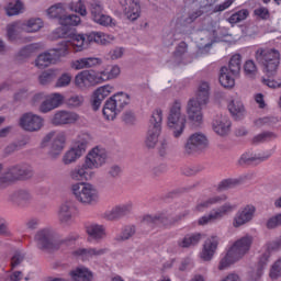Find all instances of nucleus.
I'll return each mask as SVG.
<instances>
[{"instance_id":"nucleus-1","label":"nucleus","mask_w":281,"mask_h":281,"mask_svg":"<svg viewBox=\"0 0 281 281\" xmlns=\"http://www.w3.org/2000/svg\"><path fill=\"white\" fill-rule=\"evenodd\" d=\"M255 58L258 65H261L266 76L261 78L262 85L269 87V89H280L281 82L273 79V76L278 74V67H280V52L274 48H258L255 53Z\"/></svg>"},{"instance_id":"nucleus-2","label":"nucleus","mask_w":281,"mask_h":281,"mask_svg":"<svg viewBox=\"0 0 281 281\" xmlns=\"http://www.w3.org/2000/svg\"><path fill=\"white\" fill-rule=\"evenodd\" d=\"M80 16L77 14H65L60 19L59 24L60 27H57L53 32L54 38H68L60 43H68V48L74 49V52H82L85 47V34H76L74 31L69 30V27H76V25H80Z\"/></svg>"},{"instance_id":"nucleus-3","label":"nucleus","mask_w":281,"mask_h":281,"mask_svg":"<svg viewBox=\"0 0 281 281\" xmlns=\"http://www.w3.org/2000/svg\"><path fill=\"white\" fill-rule=\"evenodd\" d=\"M210 102V83L202 81L198 87L195 98H192L188 102L187 113L190 122H193L195 126L203 124V106Z\"/></svg>"},{"instance_id":"nucleus-4","label":"nucleus","mask_w":281,"mask_h":281,"mask_svg":"<svg viewBox=\"0 0 281 281\" xmlns=\"http://www.w3.org/2000/svg\"><path fill=\"white\" fill-rule=\"evenodd\" d=\"M37 249L41 251H56L61 245H71L78 240L76 234H71L65 239H58V235L50 228H43L35 234L34 237Z\"/></svg>"},{"instance_id":"nucleus-5","label":"nucleus","mask_w":281,"mask_h":281,"mask_svg":"<svg viewBox=\"0 0 281 281\" xmlns=\"http://www.w3.org/2000/svg\"><path fill=\"white\" fill-rule=\"evenodd\" d=\"M254 243V237L246 235L240 239L236 240L233 246L228 249L225 257L220 261L218 269L220 271H225L231 265L240 260L245 254L251 249V244Z\"/></svg>"},{"instance_id":"nucleus-6","label":"nucleus","mask_w":281,"mask_h":281,"mask_svg":"<svg viewBox=\"0 0 281 281\" xmlns=\"http://www.w3.org/2000/svg\"><path fill=\"white\" fill-rule=\"evenodd\" d=\"M71 52L69 43H59L56 48H52L48 52L42 53L35 59V66L37 69H46L49 65H56L60 58H65Z\"/></svg>"},{"instance_id":"nucleus-7","label":"nucleus","mask_w":281,"mask_h":281,"mask_svg":"<svg viewBox=\"0 0 281 281\" xmlns=\"http://www.w3.org/2000/svg\"><path fill=\"white\" fill-rule=\"evenodd\" d=\"M131 104V97L127 93L119 92L108 99L103 105L102 113L105 120H114L117 113H122L124 106Z\"/></svg>"},{"instance_id":"nucleus-8","label":"nucleus","mask_w":281,"mask_h":281,"mask_svg":"<svg viewBox=\"0 0 281 281\" xmlns=\"http://www.w3.org/2000/svg\"><path fill=\"white\" fill-rule=\"evenodd\" d=\"M186 114L181 113V102L176 101L169 111L167 122L170 131H172L173 137L179 138L183 135V131H186Z\"/></svg>"},{"instance_id":"nucleus-9","label":"nucleus","mask_w":281,"mask_h":281,"mask_svg":"<svg viewBox=\"0 0 281 281\" xmlns=\"http://www.w3.org/2000/svg\"><path fill=\"white\" fill-rule=\"evenodd\" d=\"M164 120V113L160 109L153 112L149 119V126L147 131V136L145 138V146L147 148H155L157 142H159V135H161V122Z\"/></svg>"},{"instance_id":"nucleus-10","label":"nucleus","mask_w":281,"mask_h":281,"mask_svg":"<svg viewBox=\"0 0 281 281\" xmlns=\"http://www.w3.org/2000/svg\"><path fill=\"white\" fill-rule=\"evenodd\" d=\"M71 190L75 199L85 205H90V203L98 200V191L90 183H75L72 184Z\"/></svg>"},{"instance_id":"nucleus-11","label":"nucleus","mask_w":281,"mask_h":281,"mask_svg":"<svg viewBox=\"0 0 281 281\" xmlns=\"http://www.w3.org/2000/svg\"><path fill=\"white\" fill-rule=\"evenodd\" d=\"M209 146L207 136L201 133H194L189 136L184 144V153L187 155H199Z\"/></svg>"},{"instance_id":"nucleus-12","label":"nucleus","mask_w":281,"mask_h":281,"mask_svg":"<svg viewBox=\"0 0 281 281\" xmlns=\"http://www.w3.org/2000/svg\"><path fill=\"white\" fill-rule=\"evenodd\" d=\"M236 210V204L229 202L224 203L222 206L212 210L210 214L202 216L199 220L200 225H207V223H215V221H221L227 214H232Z\"/></svg>"},{"instance_id":"nucleus-13","label":"nucleus","mask_w":281,"mask_h":281,"mask_svg":"<svg viewBox=\"0 0 281 281\" xmlns=\"http://www.w3.org/2000/svg\"><path fill=\"white\" fill-rule=\"evenodd\" d=\"M179 218L172 217L166 213H158L156 215H145L143 217L144 225H149V227H170V225H175Z\"/></svg>"},{"instance_id":"nucleus-14","label":"nucleus","mask_w":281,"mask_h":281,"mask_svg":"<svg viewBox=\"0 0 281 281\" xmlns=\"http://www.w3.org/2000/svg\"><path fill=\"white\" fill-rule=\"evenodd\" d=\"M20 126L23 131L36 133V131L43 128V117L36 114L25 113L20 117Z\"/></svg>"},{"instance_id":"nucleus-15","label":"nucleus","mask_w":281,"mask_h":281,"mask_svg":"<svg viewBox=\"0 0 281 281\" xmlns=\"http://www.w3.org/2000/svg\"><path fill=\"white\" fill-rule=\"evenodd\" d=\"M66 139L67 136L65 135V132H50L44 137L43 142L44 144H47V142H52L50 155H58L59 153H63Z\"/></svg>"},{"instance_id":"nucleus-16","label":"nucleus","mask_w":281,"mask_h":281,"mask_svg":"<svg viewBox=\"0 0 281 281\" xmlns=\"http://www.w3.org/2000/svg\"><path fill=\"white\" fill-rule=\"evenodd\" d=\"M256 214V206L248 204L241 207L234 216L233 227H243L247 223L254 221V215Z\"/></svg>"},{"instance_id":"nucleus-17","label":"nucleus","mask_w":281,"mask_h":281,"mask_svg":"<svg viewBox=\"0 0 281 281\" xmlns=\"http://www.w3.org/2000/svg\"><path fill=\"white\" fill-rule=\"evenodd\" d=\"M106 164V149L94 147L86 158L88 168H100Z\"/></svg>"},{"instance_id":"nucleus-18","label":"nucleus","mask_w":281,"mask_h":281,"mask_svg":"<svg viewBox=\"0 0 281 281\" xmlns=\"http://www.w3.org/2000/svg\"><path fill=\"white\" fill-rule=\"evenodd\" d=\"M122 10L130 21H137L142 14V7L137 0H120Z\"/></svg>"},{"instance_id":"nucleus-19","label":"nucleus","mask_w":281,"mask_h":281,"mask_svg":"<svg viewBox=\"0 0 281 281\" xmlns=\"http://www.w3.org/2000/svg\"><path fill=\"white\" fill-rule=\"evenodd\" d=\"M78 122V114L69 111H58L52 119L54 126H65L67 124H76Z\"/></svg>"},{"instance_id":"nucleus-20","label":"nucleus","mask_w":281,"mask_h":281,"mask_svg":"<svg viewBox=\"0 0 281 281\" xmlns=\"http://www.w3.org/2000/svg\"><path fill=\"white\" fill-rule=\"evenodd\" d=\"M271 157V154L261 155L247 151L243 154L238 160L239 166H259L263 161H267Z\"/></svg>"},{"instance_id":"nucleus-21","label":"nucleus","mask_w":281,"mask_h":281,"mask_svg":"<svg viewBox=\"0 0 281 281\" xmlns=\"http://www.w3.org/2000/svg\"><path fill=\"white\" fill-rule=\"evenodd\" d=\"M9 172L13 177L14 181H25L32 179L34 171L29 165H15L9 168Z\"/></svg>"},{"instance_id":"nucleus-22","label":"nucleus","mask_w":281,"mask_h":281,"mask_svg":"<svg viewBox=\"0 0 281 281\" xmlns=\"http://www.w3.org/2000/svg\"><path fill=\"white\" fill-rule=\"evenodd\" d=\"M102 65V58L99 57H82L72 60L70 67L77 71L80 69H91V67H100Z\"/></svg>"},{"instance_id":"nucleus-23","label":"nucleus","mask_w":281,"mask_h":281,"mask_svg":"<svg viewBox=\"0 0 281 281\" xmlns=\"http://www.w3.org/2000/svg\"><path fill=\"white\" fill-rule=\"evenodd\" d=\"M216 249H218V236H211L204 241L201 258L205 261H210L214 258Z\"/></svg>"},{"instance_id":"nucleus-24","label":"nucleus","mask_w":281,"mask_h":281,"mask_svg":"<svg viewBox=\"0 0 281 281\" xmlns=\"http://www.w3.org/2000/svg\"><path fill=\"white\" fill-rule=\"evenodd\" d=\"M87 150V143L86 142H78L76 143L70 150L66 153L64 156V164L69 165L74 164L76 159H80L82 157V153Z\"/></svg>"},{"instance_id":"nucleus-25","label":"nucleus","mask_w":281,"mask_h":281,"mask_svg":"<svg viewBox=\"0 0 281 281\" xmlns=\"http://www.w3.org/2000/svg\"><path fill=\"white\" fill-rule=\"evenodd\" d=\"M113 88L111 86H103L98 88L92 95V109L99 111L102 105V101L111 95Z\"/></svg>"},{"instance_id":"nucleus-26","label":"nucleus","mask_w":281,"mask_h":281,"mask_svg":"<svg viewBox=\"0 0 281 281\" xmlns=\"http://www.w3.org/2000/svg\"><path fill=\"white\" fill-rule=\"evenodd\" d=\"M106 254V248H78L72 252L79 260L86 262V260H91L93 257L104 256Z\"/></svg>"},{"instance_id":"nucleus-27","label":"nucleus","mask_w":281,"mask_h":281,"mask_svg":"<svg viewBox=\"0 0 281 281\" xmlns=\"http://www.w3.org/2000/svg\"><path fill=\"white\" fill-rule=\"evenodd\" d=\"M85 42H83V48L85 45L88 43H97L98 45H109L111 41H113V37L111 35L104 34L103 32H91L86 35H83Z\"/></svg>"},{"instance_id":"nucleus-28","label":"nucleus","mask_w":281,"mask_h":281,"mask_svg":"<svg viewBox=\"0 0 281 281\" xmlns=\"http://www.w3.org/2000/svg\"><path fill=\"white\" fill-rule=\"evenodd\" d=\"M10 199L12 203H15V205H30L32 201H34V196H32V193L26 190V189H19L14 191L11 195Z\"/></svg>"},{"instance_id":"nucleus-29","label":"nucleus","mask_w":281,"mask_h":281,"mask_svg":"<svg viewBox=\"0 0 281 281\" xmlns=\"http://www.w3.org/2000/svg\"><path fill=\"white\" fill-rule=\"evenodd\" d=\"M229 128H232V121H229L227 116L221 115L213 120V131L217 135H221L222 137H224V135H228Z\"/></svg>"},{"instance_id":"nucleus-30","label":"nucleus","mask_w":281,"mask_h":281,"mask_svg":"<svg viewBox=\"0 0 281 281\" xmlns=\"http://www.w3.org/2000/svg\"><path fill=\"white\" fill-rule=\"evenodd\" d=\"M89 170H91V168H89L86 162L81 166H77L70 171V179L74 181H89V179H91Z\"/></svg>"},{"instance_id":"nucleus-31","label":"nucleus","mask_w":281,"mask_h":281,"mask_svg":"<svg viewBox=\"0 0 281 281\" xmlns=\"http://www.w3.org/2000/svg\"><path fill=\"white\" fill-rule=\"evenodd\" d=\"M74 216V204L71 202H65L59 206L58 220L63 225H69Z\"/></svg>"},{"instance_id":"nucleus-32","label":"nucleus","mask_w":281,"mask_h":281,"mask_svg":"<svg viewBox=\"0 0 281 281\" xmlns=\"http://www.w3.org/2000/svg\"><path fill=\"white\" fill-rule=\"evenodd\" d=\"M131 213V205H121L115 206L109 212H105L104 216L106 221H117V218H122V216H126V214Z\"/></svg>"},{"instance_id":"nucleus-33","label":"nucleus","mask_w":281,"mask_h":281,"mask_svg":"<svg viewBox=\"0 0 281 281\" xmlns=\"http://www.w3.org/2000/svg\"><path fill=\"white\" fill-rule=\"evenodd\" d=\"M218 80H220V85H222L224 89H232V87L236 85V80L234 79V76H232L229 68H227L226 66L221 68Z\"/></svg>"},{"instance_id":"nucleus-34","label":"nucleus","mask_w":281,"mask_h":281,"mask_svg":"<svg viewBox=\"0 0 281 281\" xmlns=\"http://www.w3.org/2000/svg\"><path fill=\"white\" fill-rule=\"evenodd\" d=\"M228 111L235 120H243L245 117V105L236 99L228 103Z\"/></svg>"},{"instance_id":"nucleus-35","label":"nucleus","mask_w":281,"mask_h":281,"mask_svg":"<svg viewBox=\"0 0 281 281\" xmlns=\"http://www.w3.org/2000/svg\"><path fill=\"white\" fill-rule=\"evenodd\" d=\"M224 201H227L226 195H215L213 198H209L204 202H200L195 210L196 212H204V210H207V207H212V205H218L220 203H224Z\"/></svg>"},{"instance_id":"nucleus-36","label":"nucleus","mask_w":281,"mask_h":281,"mask_svg":"<svg viewBox=\"0 0 281 281\" xmlns=\"http://www.w3.org/2000/svg\"><path fill=\"white\" fill-rule=\"evenodd\" d=\"M201 241V234L195 233L191 235H186L182 239L178 240V246H180L182 249H188L190 247H194L199 245Z\"/></svg>"},{"instance_id":"nucleus-37","label":"nucleus","mask_w":281,"mask_h":281,"mask_svg":"<svg viewBox=\"0 0 281 281\" xmlns=\"http://www.w3.org/2000/svg\"><path fill=\"white\" fill-rule=\"evenodd\" d=\"M87 233L90 236V238H93L94 240H102L106 238V228L104 225L94 224L87 228Z\"/></svg>"},{"instance_id":"nucleus-38","label":"nucleus","mask_w":281,"mask_h":281,"mask_svg":"<svg viewBox=\"0 0 281 281\" xmlns=\"http://www.w3.org/2000/svg\"><path fill=\"white\" fill-rule=\"evenodd\" d=\"M43 27V20L41 18H32L22 24V30L29 34L38 32Z\"/></svg>"},{"instance_id":"nucleus-39","label":"nucleus","mask_w":281,"mask_h":281,"mask_svg":"<svg viewBox=\"0 0 281 281\" xmlns=\"http://www.w3.org/2000/svg\"><path fill=\"white\" fill-rule=\"evenodd\" d=\"M83 76L88 87H95V85H102V75L100 71L83 70Z\"/></svg>"},{"instance_id":"nucleus-40","label":"nucleus","mask_w":281,"mask_h":281,"mask_svg":"<svg viewBox=\"0 0 281 281\" xmlns=\"http://www.w3.org/2000/svg\"><path fill=\"white\" fill-rule=\"evenodd\" d=\"M241 63L243 57L240 54H235L231 57L228 63V71L232 72V76H238L240 74Z\"/></svg>"},{"instance_id":"nucleus-41","label":"nucleus","mask_w":281,"mask_h":281,"mask_svg":"<svg viewBox=\"0 0 281 281\" xmlns=\"http://www.w3.org/2000/svg\"><path fill=\"white\" fill-rule=\"evenodd\" d=\"M100 72H101V79L103 80V82H106V80H113V78H117V76H120L121 74V70H120V66L114 65Z\"/></svg>"},{"instance_id":"nucleus-42","label":"nucleus","mask_w":281,"mask_h":281,"mask_svg":"<svg viewBox=\"0 0 281 281\" xmlns=\"http://www.w3.org/2000/svg\"><path fill=\"white\" fill-rule=\"evenodd\" d=\"M47 14L50 19H57L58 23H60V19L65 16V8L63 7V3H57L55 5H52L47 10Z\"/></svg>"},{"instance_id":"nucleus-43","label":"nucleus","mask_w":281,"mask_h":281,"mask_svg":"<svg viewBox=\"0 0 281 281\" xmlns=\"http://www.w3.org/2000/svg\"><path fill=\"white\" fill-rule=\"evenodd\" d=\"M247 16H249V10L241 9V10L233 13L228 18V23H231L232 25H236V23H241V21H245L247 19Z\"/></svg>"},{"instance_id":"nucleus-44","label":"nucleus","mask_w":281,"mask_h":281,"mask_svg":"<svg viewBox=\"0 0 281 281\" xmlns=\"http://www.w3.org/2000/svg\"><path fill=\"white\" fill-rule=\"evenodd\" d=\"M278 135L273 132H263L252 138V144H265V142H271V139H276Z\"/></svg>"},{"instance_id":"nucleus-45","label":"nucleus","mask_w":281,"mask_h":281,"mask_svg":"<svg viewBox=\"0 0 281 281\" xmlns=\"http://www.w3.org/2000/svg\"><path fill=\"white\" fill-rule=\"evenodd\" d=\"M236 186H240V180L238 179H233V178H228L225 180H222L218 186H217V190L220 192H223L225 190H229L232 188H236Z\"/></svg>"},{"instance_id":"nucleus-46","label":"nucleus","mask_w":281,"mask_h":281,"mask_svg":"<svg viewBox=\"0 0 281 281\" xmlns=\"http://www.w3.org/2000/svg\"><path fill=\"white\" fill-rule=\"evenodd\" d=\"M135 236V226H125L121 234L116 235L115 240L117 243L128 240V238H133Z\"/></svg>"},{"instance_id":"nucleus-47","label":"nucleus","mask_w":281,"mask_h":281,"mask_svg":"<svg viewBox=\"0 0 281 281\" xmlns=\"http://www.w3.org/2000/svg\"><path fill=\"white\" fill-rule=\"evenodd\" d=\"M69 9L71 10V12H76L81 16H87V7L85 5V1L82 0H79L77 2H71L69 4Z\"/></svg>"},{"instance_id":"nucleus-48","label":"nucleus","mask_w":281,"mask_h":281,"mask_svg":"<svg viewBox=\"0 0 281 281\" xmlns=\"http://www.w3.org/2000/svg\"><path fill=\"white\" fill-rule=\"evenodd\" d=\"M23 12V2L18 0L14 4L10 3L7 9L8 16H16V14H21Z\"/></svg>"},{"instance_id":"nucleus-49","label":"nucleus","mask_w":281,"mask_h":281,"mask_svg":"<svg viewBox=\"0 0 281 281\" xmlns=\"http://www.w3.org/2000/svg\"><path fill=\"white\" fill-rule=\"evenodd\" d=\"M19 27H23V25H21V22H14L8 25L7 36L9 41H11V43L16 41V36H18L16 30H19Z\"/></svg>"},{"instance_id":"nucleus-50","label":"nucleus","mask_w":281,"mask_h":281,"mask_svg":"<svg viewBox=\"0 0 281 281\" xmlns=\"http://www.w3.org/2000/svg\"><path fill=\"white\" fill-rule=\"evenodd\" d=\"M37 48L36 44L26 45L18 53V56L19 58H30Z\"/></svg>"},{"instance_id":"nucleus-51","label":"nucleus","mask_w":281,"mask_h":281,"mask_svg":"<svg viewBox=\"0 0 281 281\" xmlns=\"http://www.w3.org/2000/svg\"><path fill=\"white\" fill-rule=\"evenodd\" d=\"M254 15L257 16V19H261V21H269V19H271V12L267 7H259L255 9Z\"/></svg>"},{"instance_id":"nucleus-52","label":"nucleus","mask_w":281,"mask_h":281,"mask_svg":"<svg viewBox=\"0 0 281 281\" xmlns=\"http://www.w3.org/2000/svg\"><path fill=\"white\" fill-rule=\"evenodd\" d=\"M269 277L271 280H278V278H281V258L271 266Z\"/></svg>"},{"instance_id":"nucleus-53","label":"nucleus","mask_w":281,"mask_h":281,"mask_svg":"<svg viewBox=\"0 0 281 281\" xmlns=\"http://www.w3.org/2000/svg\"><path fill=\"white\" fill-rule=\"evenodd\" d=\"M25 260V254L23 251L16 250L11 257V269H16Z\"/></svg>"},{"instance_id":"nucleus-54","label":"nucleus","mask_w":281,"mask_h":281,"mask_svg":"<svg viewBox=\"0 0 281 281\" xmlns=\"http://www.w3.org/2000/svg\"><path fill=\"white\" fill-rule=\"evenodd\" d=\"M14 177L8 169V171L0 177V190H5L10 183H14Z\"/></svg>"},{"instance_id":"nucleus-55","label":"nucleus","mask_w":281,"mask_h":281,"mask_svg":"<svg viewBox=\"0 0 281 281\" xmlns=\"http://www.w3.org/2000/svg\"><path fill=\"white\" fill-rule=\"evenodd\" d=\"M244 71H245L246 76H249L250 78H254V76H256L258 68L256 67V64L254 63V60H247L245 63Z\"/></svg>"},{"instance_id":"nucleus-56","label":"nucleus","mask_w":281,"mask_h":281,"mask_svg":"<svg viewBox=\"0 0 281 281\" xmlns=\"http://www.w3.org/2000/svg\"><path fill=\"white\" fill-rule=\"evenodd\" d=\"M75 87H78V89H87V87H89V85L87 83V79L85 78L83 70L76 75Z\"/></svg>"},{"instance_id":"nucleus-57","label":"nucleus","mask_w":281,"mask_h":281,"mask_svg":"<svg viewBox=\"0 0 281 281\" xmlns=\"http://www.w3.org/2000/svg\"><path fill=\"white\" fill-rule=\"evenodd\" d=\"M69 85H71V75L65 72L57 79L55 87L63 88L69 87Z\"/></svg>"},{"instance_id":"nucleus-58","label":"nucleus","mask_w":281,"mask_h":281,"mask_svg":"<svg viewBox=\"0 0 281 281\" xmlns=\"http://www.w3.org/2000/svg\"><path fill=\"white\" fill-rule=\"evenodd\" d=\"M266 227L268 229H276V227H281V213L270 217L266 223Z\"/></svg>"},{"instance_id":"nucleus-59","label":"nucleus","mask_w":281,"mask_h":281,"mask_svg":"<svg viewBox=\"0 0 281 281\" xmlns=\"http://www.w3.org/2000/svg\"><path fill=\"white\" fill-rule=\"evenodd\" d=\"M48 102L55 108L58 109L60 104H63V100H65V97L60 93H53L47 98Z\"/></svg>"},{"instance_id":"nucleus-60","label":"nucleus","mask_w":281,"mask_h":281,"mask_svg":"<svg viewBox=\"0 0 281 281\" xmlns=\"http://www.w3.org/2000/svg\"><path fill=\"white\" fill-rule=\"evenodd\" d=\"M94 23H98L99 25H103L104 27H108L111 23H113V19L106 14L97 15L93 20Z\"/></svg>"},{"instance_id":"nucleus-61","label":"nucleus","mask_w":281,"mask_h":281,"mask_svg":"<svg viewBox=\"0 0 281 281\" xmlns=\"http://www.w3.org/2000/svg\"><path fill=\"white\" fill-rule=\"evenodd\" d=\"M277 120L273 117H261L255 121V125L258 126V128L262 127V126H271L272 124H276Z\"/></svg>"},{"instance_id":"nucleus-62","label":"nucleus","mask_w":281,"mask_h":281,"mask_svg":"<svg viewBox=\"0 0 281 281\" xmlns=\"http://www.w3.org/2000/svg\"><path fill=\"white\" fill-rule=\"evenodd\" d=\"M186 52H188V44L186 42H180L179 45L176 47L173 56L176 58H181V56H183Z\"/></svg>"},{"instance_id":"nucleus-63","label":"nucleus","mask_w":281,"mask_h":281,"mask_svg":"<svg viewBox=\"0 0 281 281\" xmlns=\"http://www.w3.org/2000/svg\"><path fill=\"white\" fill-rule=\"evenodd\" d=\"M8 225V221H5L3 217H0V236H11Z\"/></svg>"},{"instance_id":"nucleus-64","label":"nucleus","mask_w":281,"mask_h":281,"mask_svg":"<svg viewBox=\"0 0 281 281\" xmlns=\"http://www.w3.org/2000/svg\"><path fill=\"white\" fill-rule=\"evenodd\" d=\"M52 80H54V74L53 72L44 71L40 76V83L41 85H49V82H52Z\"/></svg>"}]
</instances>
